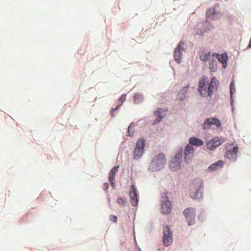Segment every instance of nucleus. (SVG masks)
<instances>
[{
    "mask_svg": "<svg viewBox=\"0 0 251 251\" xmlns=\"http://www.w3.org/2000/svg\"><path fill=\"white\" fill-rule=\"evenodd\" d=\"M182 150L180 149L179 151L176 154L175 157L170 163V167L173 171L178 170L180 168V164L182 161Z\"/></svg>",
    "mask_w": 251,
    "mask_h": 251,
    "instance_id": "4",
    "label": "nucleus"
},
{
    "mask_svg": "<svg viewBox=\"0 0 251 251\" xmlns=\"http://www.w3.org/2000/svg\"><path fill=\"white\" fill-rule=\"evenodd\" d=\"M126 99V95L125 94L122 95L121 98L119 99L118 100V105L115 107V108H112L111 110L110 111V113L113 112L114 111L117 110L119 107L123 104V103L125 101Z\"/></svg>",
    "mask_w": 251,
    "mask_h": 251,
    "instance_id": "19",
    "label": "nucleus"
},
{
    "mask_svg": "<svg viewBox=\"0 0 251 251\" xmlns=\"http://www.w3.org/2000/svg\"><path fill=\"white\" fill-rule=\"evenodd\" d=\"M189 145L196 146H201L203 144V141L195 137H191L189 140Z\"/></svg>",
    "mask_w": 251,
    "mask_h": 251,
    "instance_id": "16",
    "label": "nucleus"
},
{
    "mask_svg": "<svg viewBox=\"0 0 251 251\" xmlns=\"http://www.w3.org/2000/svg\"><path fill=\"white\" fill-rule=\"evenodd\" d=\"M109 220L110 221H112L114 223H117L118 220L117 216L113 215H111L109 216Z\"/></svg>",
    "mask_w": 251,
    "mask_h": 251,
    "instance_id": "29",
    "label": "nucleus"
},
{
    "mask_svg": "<svg viewBox=\"0 0 251 251\" xmlns=\"http://www.w3.org/2000/svg\"><path fill=\"white\" fill-rule=\"evenodd\" d=\"M224 142L225 140L224 138L216 137L206 143V147L208 149L213 151Z\"/></svg>",
    "mask_w": 251,
    "mask_h": 251,
    "instance_id": "6",
    "label": "nucleus"
},
{
    "mask_svg": "<svg viewBox=\"0 0 251 251\" xmlns=\"http://www.w3.org/2000/svg\"><path fill=\"white\" fill-rule=\"evenodd\" d=\"M203 182L199 179H195L190 185V196L193 199L198 200L202 198Z\"/></svg>",
    "mask_w": 251,
    "mask_h": 251,
    "instance_id": "2",
    "label": "nucleus"
},
{
    "mask_svg": "<svg viewBox=\"0 0 251 251\" xmlns=\"http://www.w3.org/2000/svg\"><path fill=\"white\" fill-rule=\"evenodd\" d=\"M217 62L213 56L212 59H210L209 62V69L212 72H215L217 69Z\"/></svg>",
    "mask_w": 251,
    "mask_h": 251,
    "instance_id": "18",
    "label": "nucleus"
},
{
    "mask_svg": "<svg viewBox=\"0 0 251 251\" xmlns=\"http://www.w3.org/2000/svg\"><path fill=\"white\" fill-rule=\"evenodd\" d=\"M214 164L215 165H216L217 168H218V167H220L223 165V161L222 160H220L217 162L216 163H215Z\"/></svg>",
    "mask_w": 251,
    "mask_h": 251,
    "instance_id": "30",
    "label": "nucleus"
},
{
    "mask_svg": "<svg viewBox=\"0 0 251 251\" xmlns=\"http://www.w3.org/2000/svg\"><path fill=\"white\" fill-rule=\"evenodd\" d=\"M183 214L188 223L189 226L192 225L195 221V213L194 209L192 208H188L185 210Z\"/></svg>",
    "mask_w": 251,
    "mask_h": 251,
    "instance_id": "9",
    "label": "nucleus"
},
{
    "mask_svg": "<svg viewBox=\"0 0 251 251\" xmlns=\"http://www.w3.org/2000/svg\"><path fill=\"white\" fill-rule=\"evenodd\" d=\"M160 109L159 110H158L154 114L155 115V116H158V118L157 119H156L153 122V124H158L159 122H160L162 119H163V117L161 115V112H160Z\"/></svg>",
    "mask_w": 251,
    "mask_h": 251,
    "instance_id": "21",
    "label": "nucleus"
},
{
    "mask_svg": "<svg viewBox=\"0 0 251 251\" xmlns=\"http://www.w3.org/2000/svg\"><path fill=\"white\" fill-rule=\"evenodd\" d=\"M102 188L104 190H107L109 188V184L107 182L104 183L103 185Z\"/></svg>",
    "mask_w": 251,
    "mask_h": 251,
    "instance_id": "32",
    "label": "nucleus"
},
{
    "mask_svg": "<svg viewBox=\"0 0 251 251\" xmlns=\"http://www.w3.org/2000/svg\"><path fill=\"white\" fill-rule=\"evenodd\" d=\"M109 181L111 184L113 186V187H115V175L111 174L109 173Z\"/></svg>",
    "mask_w": 251,
    "mask_h": 251,
    "instance_id": "24",
    "label": "nucleus"
},
{
    "mask_svg": "<svg viewBox=\"0 0 251 251\" xmlns=\"http://www.w3.org/2000/svg\"><path fill=\"white\" fill-rule=\"evenodd\" d=\"M152 162L160 169L166 163V159L163 154H159L153 160Z\"/></svg>",
    "mask_w": 251,
    "mask_h": 251,
    "instance_id": "13",
    "label": "nucleus"
},
{
    "mask_svg": "<svg viewBox=\"0 0 251 251\" xmlns=\"http://www.w3.org/2000/svg\"><path fill=\"white\" fill-rule=\"evenodd\" d=\"M235 90V86L234 81H232L230 84V97H232L233 95V91Z\"/></svg>",
    "mask_w": 251,
    "mask_h": 251,
    "instance_id": "26",
    "label": "nucleus"
},
{
    "mask_svg": "<svg viewBox=\"0 0 251 251\" xmlns=\"http://www.w3.org/2000/svg\"><path fill=\"white\" fill-rule=\"evenodd\" d=\"M163 243L165 246L170 245L173 241L172 233L169 226H166L164 227L163 231Z\"/></svg>",
    "mask_w": 251,
    "mask_h": 251,
    "instance_id": "5",
    "label": "nucleus"
},
{
    "mask_svg": "<svg viewBox=\"0 0 251 251\" xmlns=\"http://www.w3.org/2000/svg\"><path fill=\"white\" fill-rule=\"evenodd\" d=\"M117 202L121 205L125 206L126 202V201L124 200L122 198H119L117 200Z\"/></svg>",
    "mask_w": 251,
    "mask_h": 251,
    "instance_id": "25",
    "label": "nucleus"
},
{
    "mask_svg": "<svg viewBox=\"0 0 251 251\" xmlns=\"http://www.w3.org/2000/svg\"><path fill=\"white\" fill-rule=\"evenodd\" d=\"M132 124H130L128 127V134L129 136L131 137L134 135V130H132Z\"/></svg>",
    "mask_w": 251,
    "mask_h": 251,
    "instance_id": "27",
    "label": "nucleus"
},
{
    "mask_svg": "<svg viewBox=\"0 0 251 251\" xmlns=\"http://www.w3.org/2000/svg\"><path fill=\"white\" fill-rule=\"evenodd\" d=\"M218 85V81L215 77L213 78L210 83L207 77H203L199 82L198 90L201 96L211 97L213 93L217 90Z\"/></svg>",
    "mask_w": 251,
    "mask_h": 251,
    "instance_id": "1",
    "label": "nucleus"
},
{
    "mask_svg": "<svg viewBox=\"0 0 251 251\" xmlns=\"http://www.w3.org/2000/svg\"><path fill=\"white\" fill-rule=\"evenodd\" d=\"M188 86H187L183 88L178 93V99L179 100H182L185 98V94L187 92Z\"/></svg>",
    "mask_w": 251,
    "mask_h": 251,
    "instance_id": "20",
    "label": "nucleus"
},
{
    "mask_svg": "<svg viewBox=\"0 0 251 251\" xmlns=\"http://www.w3.org/2000/svg\"><path fill=\"white\" fill-rule=\"evenodd\" d=\"M194 149L192 145H187L184 151V156L185 161L187 163L190 162L194 154Z\"/></svg>",
    "mask_w": 251,
    "mask_h": 251,
    "instance_id": "10",
    "label": "nucleus"
},
{
    "mask_svg": "<svg viewBox=\"0 0 251 251\" xmlns=\"http://www.w3.org/2000/svg\"><path fill=\"white\" fill-rule=\"evenodd\" d=\"M248 47L249 48H251V40H250V42L249 43V45L248 46Z\"/></svg>",
    "mask_w": 251,
    "mask_h": 251,
    "instance_id": "33",
    "label": "nucleus"
},
{
    "mask_svg": "<svg viewBox=\"0 0 251 251\" xmlns=\"http://www.w3.org/2000/svg\"><path fill=\"white\" fill-rule=\"evenodd\" d=\"M162 213L167 214L171 212L172 207L171 202L169 201L168 198L165 196L162 198Z\"/></svg>",
    "mask_w": 251,
    "mask_h": 251,
    "instance_id": "8",
    "label": "nucleus"
},
{
    "mask_svg": "<svg viewBox=\"0 0 251 251\" xmlns=\"http://www.w3.org/2000/svg\"><path fill=\"white\" fill-rule=\"evenodd\" d=\"M238 148L237 146L234 147L232 150H227L225 157L229 159L236 160Z\"/></svg>",
    "mask_w": 251,
    "mask_h": 251,
    "instance_id": "14",
    "label": "nucleus"
},
{
    "mask_svg": "<svg viewBox=\"0 0 251 251\" xmlns=\"http://www.w3.org/2000/svg\"><path fill=\"white\" fill-rule=\"evenodd\" d=\"M209 169L212 171H214L217 169H218L217 166H216V165H215V164H212V165H211L209 167Z\"/></svg>",
    "mask_w": 251,
    "mask_h": 251,
    "instance_id": "31",
    "label": "nucleus"
},
{
    "mask_svg": "<svg viewBox=\"0 0 251 251\" xmlns=\"http://www.w3.org/2000/svg\"><path fill=\"white\" fill-rule=\"evenodd\" d=\"M184 44L182 42H180L175 49L174 51V58L175 60L178 63L181 61L182 52L183 51Z\"/></svg>",
    "mask_w": 251,
    "mask_h": 251,
    "instance_id": "11",
    "label": "nucleus"
},
{
    "mask_svg": "<svg viewBox=\"0 0 251 251\" xmlns=\"http://www.w3.org/2000/svg\"><path fill=\"white\" fill-rule=\"evenodd\" d=\"M210 53L209 52L202 53L200 55V59L203 61L206 62L209 58H211V57L210 56Z\"/></svg>",
    "mask_w": 251,
    "mask_h": 251,
    "instance_id": "22",
    "label": "nucleus"
},
{
    "mask_svg": "<svg viewBox=\"0 0 251 251\" xmlns=\"http://www.w3.org/2000/svg\"><path fill=\"white\" fill-rule=\"evenodd\" d=\"M215 126L217 127L221 126V122L216 118H210L207 119L202 125L203 129H209L212 126Z\"/></svg>",
    "mask_w": 251,
    "mask_h": 251,
    "instance_id": "7",
    "label": "nucleus"
},
{
    "mask_svg": "<svg viewBox=\"0 0 251 251\" xmlns=\"http://www.w3.org/2000/svg\"><path fill=\"white\" fill-rule=\"evenodd\" d=\"M206 17L207 20L216 19L215 10L212 8L208 9L206 13Z\"/></svg>",
    "mask_w": 251,
    "mask_h": 251,
    "instance_id": "17",
    "label": "nucleus"
},
{
    "mask_svg": "<svg viewBox=\"0 0 251 251\" xmlns=\"http://www.w3.org/2000/svg\"><path fill=\"white\" fill-rule=\"evenodd\" d=\"M145 141L144 138L139 139L136 144L135 148L133 153V158L138 159L140 158L144 152Z\"/></svg>",
    "mask_w": 251,
    "mask_h": 251,
    "instance_id": "3",
    "label": "nucleus"
},
{
    "mask_svg": "<svg viewBox=\"0 0 251 251\" xmlns=\"http://www.w3.org/2000/svg\"><path fill=\"white\" fill-rule=\"evenodd\" d=\"M216 58L220 63L223 64V68H226L227 66V60L228 59L227 54H217Z\"/></svg>",
    "mask_w": 251,
    "mask_h": 251,
    "instance_id": "15",
    "label": "nucleus"
},
{
    "mask_svg": "<svg viewBox=\"0 0 251 251\" xmlns=\"http://www.w3.org/2000/svg\"><path fill=\"white\" fill-rule=\"evenodd\" d=\"M118 168H119V166H116L112 168V169L111 170V171L110 172V173L115 175V174H116V173L117 172V171L118 170Z\"/></svg>",
    "mask_w": 251,
    "mask_h": 251,
    "instance_id": "28",
    "label": "nucleus"
},
{
    "mask_svg": "<svg viewBox=\"0 0 251 251\" xmlns=\"http://www.w3.org/2000/svg\"><path fill=\"white\" fill-rule=\"evenodd\" d=\"M142 100V96L141 94L137 93L134 96V100L135 102L138 103Z\"/></svg>",
    "mask_w": 251,
    "mask_h": 251,
    "instance_id": "23",
    "label": "nucleus"
},
{
    "mask_svg": "<svg viewBox=\"0 0 251 251\" xmlns=\"http://www.w3.org/2000/svg\"><path fill=\"white\" fill-rule=\"evenodd\" d=\"M130 202L132 206H135L138 204L137 193L135 187L134 185L131 186L130 190L129 193Z\"/></svg>",
    "mask_w": 251,
    "mask_h": 251,
    "instance_id": "12",
    "label": "nucleus"
}]
</instances>
